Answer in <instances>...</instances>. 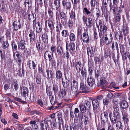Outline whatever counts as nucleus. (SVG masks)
<instances>
[{"mask_svg": "<svg viewBox=\"0 0 130 130\" xmlns=\"http://www.w3.org/2000/svg\"><path fill=\"white\" fill-rule=\"evenodd\" d=\"M128 31V27L127 26H123V31L124 35H125L127 33Z\"/></svg>", "mask_w": 130, "mask_h": 130, "instance_id": "de8ad7c7", "label": "nucleus"}, {"mask_svg": "<svg viewBox=\"0 0 130 130\" xmlns=\"http://www.w3.org/2000/svg\"><path fill=\"white\" fill-rule=\"evenodd\" d=\"M30 114L31 115H33L35 114L38 115L40 116H41L42 114L41 113L38 111L36 110H34L31 111L30 112Z\"/></svg>", "mask_w": 130, "mask_h": 130, "instance_id": "6e6d98bb", "label": "nucleus"}, {"mask_svg": "<svg viewBox=\"0 0 130 130\" xmlns=\"http://www.w3.org/2000/svg\"><path fill=\"white\" fill-rule=\"evenodd\" d=\"M113 113V116L111 115L112 113H111L109 114V116L111 122L115 123L116 122L117 119V117L116 115L114 113Z\"/></svg>", "mask_w": 130, "mask_h": 130, "instance_id": "a211bd4d", "label": "nucleus"}, {"mask_svg": "<svg viewBox=\"0 0 130 130\" xmlns=\"http://www.w3.org/2000/svg\"><path fill=\"white\" fill-rule=\"evenodd\" d=\"M69 34L68 31L66 30H63L61 32V35L63 37H67L69 35Z\"/></svg>", "mask_w": 130, "mask_h": 130, "instance_id": "c03bdc74", "label": "nucleus"}, {"mask_svg": "<svg viewBox=\"0 0 130 130\" xmlns=\"http://www.w3.org/2000/svg\"><path fill=\"white\" fill-rule=\"evenodd\" d=\"M90 3L91 7L93 8H94L97 4V2L96 0H91Z\"/></svg>", "mask_w": 130, "mask_h": 130, "instance_id": "ea45409f", "label": "nucleus"}, {"mask_svg": "<svg viewBox=\"0 0 130 130\" xmlns=\"http://www.w3.org/2000/svg\"><path fill=\"white\" fill-rule=\"evenodd\" d=\"M9 46V44L8 42H4L2 45L3 47L4 48H6Z\"/></svg>", "mask_w": 130, "mask_h": 130, "instance_id": "864d4df0", "label": "nucleus"}, {"mask_svg": "<svg viewBox=\"0 0 130 130\" xmlns=\"http://www.w3.org/2000/svg\"><path fill=\"white\" fill-rule=\"evenodd\" d=\"M51 19H49L47 21V20H45V26L47 27V24L48 23V26L50 29H52L54 26V24L53 21L51 20Z\"/></svg>", "mask_w": 130, "mask_h": 130, "instance_id": "ddd939ff", "label": "nucleus"}, {"mask_svg": "<svg viewBox=\"0 0 130 130\" xmlns=\"http://www.w3.org/2000/svg\"><path fill=\"white\" fill-rule=\"evenodd\" d=\"M42 40L43 42L45 43L48 42V37L46 33H44L42 35Z\"/></svg>", "mask_w": 130, "mask_h": 130, "instance_id": "72a5a7b5", "label": "nucleus"}, {"mask_svg": "<svg viewBox=\"0 0 130 130\" xmlns=\"http://www.w3.org/2000/svg\"><path fill=\"white\" fill-rule=\"evenodd\" d=\"M53 90L55 93H57L58 90V87L57 85H54L53 86Z\"/></svg>", "mask_w": 130, "mask_h": 130, "instance_id": "bf43d9fd", "label": "nucleus"}, {"mask_svg": "<svg viewBox=\"0 0 130 130\" xmlns=\"http://www.w3.org/2000/svg\"><path fill=\"white\" fill-rule=\"evenodd\" d=\"M116 127L118 129H121L123 128L122 123L120 121H118L116 122Z\"/></svg>", "mask_w": 130, "mask_h": 130, "instance_id": "c756f323", "label": "nucleus"}, {"mask_svg": "<svg viewBox=\"0 0 130 130\" xmlns=\"http://www.w3.org/2000/svg\"><path fill=\"white\" fill-rule=\"evenodd\" d=\"M83 12L87 15H88L90 14V17L91 18H92L94 17L93 12H91L86 7L84 8V9L83 10Z\"/></svg>", "mask_w": 130, "mask_h": 130, "instance_id": "f8f14e48", "label": "nucleus"}, {"mask_svg": "<svg viewBox=\"0 0 130 130\" xmlns=\"http://www.w3.org/2000/svg\"><path fill=\"white\" fill-rule=\"evenodd\" d=\"M120 105L121 108H128V103L125 100L122 101Z\"/></svg>", "mask_w": 130, "mask_h": 130, "instance_id": "aec40b11", "label": "nucleus"}, {"mask_svg": "<svg viewBox=\"0 0 130 130\" xmlns=\"http://www.w3.org/2000/svg\"><path fill=\"white\" fill-rule=\"evenodd\" d=\"M122 119L125 124H127L129 121L128 114L123 115Z\"/></svg>", "mask_w": 130, "mask_h": 130, "instance_id": "f704fd0d", "label": "nucleus"}, {"mask_svg": "<svg viewBox=\"0 0 130 130\" xmlns=\"http://www.w3.org/2000/svg\"><path fill=\"white\" fill-rule=\"evenodd\" d=\"M14 126L15 127L18 129H20L22 127V125L19 124L18 123L17 124L14 123Z\"/></svg>", "mask_w": 130, "mask_h": 130, "instance_id": "0e129e2a", "label": "nucleus"}, {"mask_svg": "<svg viewBox=\"0 0 130 130\" xmlns=\"http://www.w3.org/2000/svg\"><path fill=\"white\" fill-rule=\"evenodd\" d=\"M93 106L94 108H97L99 106V103L97 100L94 99L92 101Z\"/></svg>", "mask_w": 130, "mask_h": 130, "instance_id": "473e14b6", "label": "nucleus"}, {"mask_svg": "<svg viewBox=\"0 0 130 130\" xmlns=\"http://www.w3.org/2000/svg\"><path fill=\"white\" fill-rule=\"evenodd\" d=\"M104 41L106 45H108L111 43L112 40L111 39H109L107 36V34H105L104 37Z\"/></svg>", "mask_w": 130, "mask_h": 130, "instance_id": "cd10ccee", "label": "nucleus"}, {"mask_svg": "<svg viewBox=\"0 0 130 130\" xmlns=\"http://www.w3.org/2000/svg\"><path fill=\"white\" fill-rule=\"evenodd\" d=\"M48 14L46 12H45V15L46 18H47L49 19H52L53 17V11L50 9H49L48 11Z\"/></svg>", "mask_w": 130, "mask_h": 130, "instance_id": "4468645a", "label": "nucleus"}, {"mask_svg": "<svg viewBox=\"0 0 130 130\" xmlns=\"http://www.w3.org/2000/svg\"><path fill=\"white\" fill-rule=\"evenodd\" d=\"M56 46L54 45H52L51 46L50 48L52 52L51 53H53V52H55L56 51Z\"/></svg>", "mask_w": 130, "mask_h": 130, "instance_id": "69168bd1", "label": "nucleus"}, {"mask_svg": "<svg viewBox=\"0 0 130 130\" xmlns=\"http://www.w3.org/2000/svg\"><path fill=\"white\" fill-rule=\"evenodd\" d=\"M30 126L31 127V128H37L38 126L36 124V122L35 120H31L29 122Z\"/></svg>", "mask_w": 130, "mask_h": 130, "instance_id": "393cba45", "label": "nucleus"}, {"mask_svg": "<svg viewBox=\"0 0 130 130\" xmlns=\"http://www.w3.org/2000/svg\"><path fill=\"white\" fill-rule=\"evenodd\" d=\"M75 20L73 19H69L68 21V24L69 26H72L73 25L74 22L75 21Z\"/></svg>", "mask_w": 130, "mask_h": 130, "instance_id": "5fc2aeb1", "label": "nucleus"}, {"mask_svg": "<svg viewBox=\"0 0 130 130\" xmlns=\"http://www.w3.org/2000/svg\"><path fill=\"white\" fill-rule=\"evenodd\" d=\"M89 37L87 32H84L83 35L81 36V40L84 42H88L89 40Z\"/></svg>", "mask_w": 130, "mask_h": 130, "instance_id": "6e6552de", "label": "nucleus"}, {"mask_svg": "<svg viewBox=\"0 0 130 130\" xmlns=\"http://www.w3.org/2000/svg\"><path fill=\"white\" fill-rule=\"evenodd\" d=\"M120 14H117L115 17V22L117 23L118 22L120 21Z\"/></svg>", "mask_w": 130, "mask_h": 130, "instance_id": "774afa93", "label": "nucleus"}, {"mask_svg": "<svg viewBox=\"0 0 130 130\" xmlns=\"http://www.w3.org/2000/svg\"><path fill=\"white\" fill-rule=\"evenodd\" d=\"M110 51L109 50H106L105 51L104 56L105 58L108 57L110 54Z\"/></svg>", "mask_w": 130, "mask_h": 130, "instance_id": "13d9d810", "label": "nucleus"}, {"mask_svg": "<svg viewBox=\"0 0 130 130\" xmlns=\"http://www.w3.org/2000/svg\"><path fill=\"white\" fill-rule=\"evenodd\" d=\"M37 23L36 22H34L33 23V28L35 30L36 32H41L42 29V25L41 24H40V22H38Z\"/></svg>", "mask_w": 130, "mask_h": 130, "instance_id": "f03ea898", "label": "nucleus"}, {"mask_svg": "<svg viewBox=\"0 0 130 130\" xmlns=\"http://www.w3.org/2000/svg\"><path fill=\"white\" fill-rule=\"evenodd\" d=\"M72 90L74 92H77L78 90V84L77 81L73 80L71 85Z\"/></svg>", "mask_w": 130, "mask_h": 130, "instance_id": "39448f33", "label": "nucleus"}, {"mask_svg": "<svg viewBox=\"0 0 130 130\" xmlns=\"http://www.w3.org/2000/svg\"><path fill=\"white\" fill-rule=\"evenodd\" d=\"M29 36L30 37V42L32 43L35 40V34L33 32L31 31L30 32Z\"/></svg>", "mask_w": 130, "mask_h": 130, "instance_id": "4be33fe9", "label": "nucleus"}, {"mask_svg": "<svg viewBox=\"0 0 130 130\" xmlns=\"http://www.w3.org/2000/svg\"><path fill=\"white\" fill-rule=\"evenodd\" d=\"M18 48L19 50H24L25 48V43L23 40H21L19 42H18Z\"/></svg>", "mask_w": 130, "mask_h": 130, "instance_id": "9d476101", "label": "nucleus"}, {"mask_svg": "<svg viewBox=\"0 0 130 130\" xmlns=\"http://www.w3.org/2000/svg\"><path fill=\"white\" fill-rule=\"evenodd\" d=\"M103 3L105 7H106L107 5L109 4L110 7V10H111L113 8V6L111 5V0H103Z\"/></svg>", "mask_w": 130, "mask_h": 130, "instance_id": "f3484780", "label": "nucleus"}, {"mask_svg": "<svg viewBox=\"0 0 130 130\" xmlns=\"http://www.w3.org/2000/svg\"><path fill=\"white\" fill-rule=\"evenodd\" d=\"M106 34L105 33H103V32H102L101 30L100 31V32L99 33V36L100 38V41H101L102 39V38L103 39L104 37H105V35Z\"/></svg>", "mask_w": 130, "mask_h": 130, "instance_id": "8fccbe9b", "label": "nucleus"}, {"mask_svg": "<svg viewBox=\"0 0 130 130\" xmlns=\"http://www.w3.org/2000/svg\"><path fill=\"white\" fill-rule=\"evenodd\" d=\"M92 18L90 17H89L87 20L85 22V23L86 26L87 27H91L92 25Z\"/></svg>", "mask_w": 130, "mask_h": 130, "instance_id": "6ab92c4d", "label": "nucleus"}, {"mask_svg": "<svg viewBox=\"0 0 130 130\" xmlns=\"http://www.w3.org/2000/svg\"><path fill=\"white\" fill-rule=\"evenodd\" d=\"M108 116V114L107 113H104V115H101V119L103 122L105 123L107 121Z\"/></svg>", "mask_w": 130, "mask_h": 130, "instance_id": "412c9836", "label": "nucleus"}, {"mask_svg": "<svg viewBox=\"0 0 130 130\" xmlns=\"http://www.w3.org/2000/svg\"><path fill=\"white\" fill-rule=\"evenodd\" d=\"M48 79L51 78L52 76V72L50 70H47L46 71Z\"/></svg>", "mask_w": 130, "mask_h": 130, "instance_id": "79ce46f5", "label": "nucleus"}, {"mask_svg": "<svg viewBox=\"0 0 130 130\" xmlns=\"http://www.w3.org/2000/svg\"><path fill=\"white\" fill-rule=\"evenodd\" d=\"M62 5L63 6H65L67 9L70 10L71 7V3L70 2H67L65 0L62 1Z\"/></svg>", "mask_w": 130, "mask_h": 130, "instance_id": "2eb2a0df", "label": "nucleus"}, {"mask_svg": "<svg viewBox=\"0 0 130 130\" xmlns=\"http://www.w3.org/2000/svg\"><path fill=\"white\" fill-rule=\"evenodd\" d=\"M66 47L67 51L69 49L70 52L74 51L75 48V45L74 43L73 42H69V41H66Z\"/></svg>", "mask_w": 130, "mask_h": 130, "instance_id": "f257e3e1", "label": "nucleus"}, {"mask_svg": "<svg viewBox=\"0 0 130 130\" xmlns=\"http://www.w3.org/2000/svg\"><path fill=\"white\" fill-rule=\"evenodd\" d=\"M55 76L57 79H60L62 77V73L60 70L56 71V72Z\"/></svg>", "mask_w": 130, "mask_h": 130, "instance_id": "a878e982", "label": "nucleus"}, {"mask_svg": "<svg viewBox=\"0 0 130 130\" xmlns=\"http://www.w3.org/2000/svg\"><path fill=\"white\" fill-rule=\"evenodd\" d=\"M65 79L62 78V81L63 86L64 88L67 87L69 86V79H67L66 76H65Z\"/></svg>", "mask_w": 130, "mask_h": 130, "instance_id": "dca6fc26", "label": "nucleus"}, {"mask_svg": "<svg viewBox=\"0 0 130 130\" xmlns=\"http://www.w3.org/2000/svg\"><path fill=\"white\" fill-rule=\"evenodd\" d=\"M69 37L70 40L71 42L74 41L75 40L76 36L75 34L73 33H70Z\"/></svg>", "mask_w": 130, "mask_h": 130, "instance_id": "c85d7f7f", "label": "nucleus"}, {"mask_svg": "<svg viewBox=\"0 0 130 130\" xmlns=\"http://www.w3.org/2000/svg\"><path fill=\"white\" fill-rule=\"evenodd\" d=\"M11 87H12L13 88L14 87V89L16 91H17L19 89V85L18 84L17 82V81H14L13 83L12 84Z\"/></svg>", "mask_w": 130, "mask_h": 130, "instance_id": "2f4dec72", "label": "nucleus"}, {"mask_svg": "<svg viewBox=\"0 0 130 130\" xmlns=\"http://www.w3.org/2000/svg\"><path fill=\"white\" fill-rule=\"evenodd\" d=\"M48 55V57L49 58V60L51 61L52 59L53 56V53L51 52H49L48 51H46L44 55V57L45 58L46 55Z\"/></svg>", "mask_w": 130, "mask_h": 130, "instance_id": "b1692460", "label": "nucleus"}, {"mask_svg": "<svg viewBox=\"0 0 130 130\" xmlns=\"http://www.w3.org/2000/svg\"><path fill=\"white\" fill-rule=\"evenodd\" d=\"M67 93L65 89H62L60 91L59 95L61 97L63 98L66 96Z\"/></svg>", "mask_w": 130, "mask_h": 130, "instance_id": "bb28decb", "label": "nucleus"}, {"mask_svg": "<svg viewBox=\"0 0 130 130\" xmlns=\"http://www.w3.org/2000/svg\"><path fill=\"white\" fill-rule=\"evenodd\" d=\"M66 15L65 13L64 12H62L60 13V17L62 19H65L66 18Z\"/></svg>", "mask_w": 130, "mask_h": 130, "instance_id": "4d7b16f0", "label": "nucleus"}, {"mask_svg": "<svg viewBox=\"0 0 130 130\" xmlns=\"http://www.w3.org/2000/svg\"><path fill=\"white\" fill-rule=\"evenodd\" d=\"M61 0H54V4L56 8V15H58L60 12V1Z\"/></svg>", "mask_w": 130, "mask_h": 130, "instance_id": "7ed1b4c3", "label": "nucleus"}, {"mask_svg": "<svg viewBox=\"0 0 130 130\" xmlns=\"http://www.w3.org/2000/svg\"><path fill=\"white\" fill-rule=\"evenodd\" d=\"M75 66L77 72H80L82 69L83 68V65L81 64V62L79 61L75 62Z\"/></svg>", "mask_w": 130, "mask_h": 130, "instance_id": "1a4fd4ad", "label": "nucleus"}, {"mask_svg": "<svg viewBox=\"0 0 130 130\" xmlns=\"http://www.w3.org/2000/svg\"><path fill=\"white\" fill-rule=\"evenodd\" d=\"M59 54L61 55L63 53V49L62 47H60L59 49V50H58L57 51Z\"/></svg>", "mask_w": 130, "mask_h": 130, "instance_id": "e2e57ef3", "label": "nucleus"}, {"mask_svg": "<svg viewBox=\"0 0 130 130\" xmlns=\"http://www.w3.org/2000/svg\"><path fill=\"white\" fill-rule=\"evenodd\" d=\"M61 26L60 25H57L56 27L57 35L60 34V30L61 29Z\"/></svg>", "mask_w": 130, "mask_h": 130, "instance_id": "603ef678", "label": "nucleus"}, {"mask_svg": "<svg viewBox=\"0 0 130 130\" xmlns=\"http://www.w3.org/2000/svg\"><path fill=\"white\" fill-rule=\"evenodd\" d=\"M24 5L26 7H30L31 5V0H25Z\"/></svg>", "mask_w": 130, "mask_h": 130, "instance_id": "e433bc0d", "label": "nucleus"}, {"mask_svg": "<svg viewBox=\"0 0 130 130\" xmlns=\"http://www.w3.org/2000/svg\"><path fill=\"white\" fill-rule=\"evenodd\" d=\"M88 90L87 87L84 84L83 81H81L79 89V92L85 93Z\"/></svg>", "mask_w": 130, "mask_h": 130, "instance_id": "423d86ee", "label": "nucleus"}, {"mask_svg": "<svg viewBox=\"0 0 130 130\" xmlns=\"http://www.w3.org/2000/svg\"><path fill=\"white\" fill-rule=\"evenodd\" d=\"M80 111L82 113H84L86 112V108L85 105L84 106L82 104L80 105Z\"/></svg>", "mask_w": 130, "mask_h": 130, "instance_id": "a19ab883", "label": "nucleus"}, {"mask_svg": "<svg viewBox=\"0 0 130 130\" xmlns=\"http://www.w3.org/2000/svg\"><path fill=\"white\" fill-rule=\"evenodd\" d=\"M95 50V49L92 46L91 47H88L87 48V53L88 56H92L94 53Z\"/></svg>", "mask_w": 130, "mask_h": 130, "instance_id": "9b49d317", "label": "nucleus"}, {"mask_svg": "<svg viewBox=\"0 0 130 130\" xmlns=\"http://www.w3.org/2000/svg\"><path fill=\"white\" fill-rule=\"evenodd\" d=\"M86 104L85 106L86 108V109L87 110H89L90 109V107H91V103L90 102L87 101H85Z\"/></svg>", "mask_w": 130, "mask_h": 130, "instance_id": "58836bf2", "label": "nucleus"}, {"mask_svg": "<svg viewBox=\"0 0 130 130\" xmlns=\"http://www.w3.org/2000/svg\"><path fill=\"white\" fill-rule=\"evenodd\" d=\"M28 18L29 20L30 21H33V23L34 22H35V20L36 19V18H34V14L33 13L30 14L28 16Z\"/></svg>", "mask_w": 130, "mask_h": 130, "instance_id": "4c0bfd02", "label": "nucleus"}, {"mask_svg": "<svg viewBox=\"0 0 130 130\" xmlns=\"http://www.w3.org/2000/svg\"><path fill=\"white\" fill-rule=\"evenodd\" d=\"M81 74L82 77L83 78L86 77L87 75L86 70L85 69L83 68L81 69Z\"/></svg>", "mask_w": 130, "mask_h": 130, "instance_id": "c9c22d12", "label": "nucleus"}, {"mask_svg": "<svg viewBox=\"0 0 130 130\" xmlns=\"http://www.w3.org/2000/svg\"><path fill=\"white\" fill-rule=\"evenodd\" d=\"M106 79L104 77H101L100 81V84L101 85H103L106 83Z\"/></svg>", "mask_w": 130, "mask_h": 130, "instance_id": "a18cd8bd", "label": "nucleus"}, {"mask_svg": "<svg viewBox=\"0 0 130 130\" xmlns=\"http://www.w3.org/2000/svg\"><path fill=\"white\" fill-rule=\"evenodd\" d=\"M113 109L117 115H118L119 114V107L118 105L115 104L113 106Z\"/></svg>", "mask_w": 130, "mask_h": 130, "instance_id": "7c9ffc66", "label": "nucleus"}, {"mask_svg": "<svg viewBox=\"0 0 130 130\" xmlns=\"http://www.w3.org/2000/svg\"><path fill=\"white\" fill-rule=\"evenodd\" d=\"M12 46L13 49V51L14 53V51H15L17 50V45L15 42H13L12 44Z\"/></svg>", "mask_w": 130, "mask_h": 130, "instance_id": "09e8293b", "label": "nucleus"}, {"mask_svg": "<svg viewBox=\"0 0 130 130\" xmlns=\"http://www.w3.org/2000/svg\"><path fill=\"white\" fill-rule=\"evenodd\" d=\"M88 83L90 86L92 87L95 84L94 79L92 77H90L88 79Z\"/></svg>", "mask_w": 130, "mask_h": 130, "instance_id": "5701e85b", "label": "nucleus"}, {"mask_svg": "<svg viewBox=\"0 0 130 130\" xmlns=\"http://www.w3.org/2000/svg\"><path fill=\"white\" fill-rule=\"evenodd\" d=\"M46 123L45 120L43 121L40 123V125L41 127L42 130H45L44 128V124Z\"/></svg>", "mask_w": 130, "mask_h": 130, "instance_id": "052dcab7", "label": "nucleus"}, {"mask_svg": "<svg viewBox=\"0 0 130 130\" xmlns=\"http://www.w3.org/2000/svg\"><path fill=\"white\" fill-rule=\"evenodd\" d=\"M69 14L70 19L75 20V14L74 11H72Z\"/></svg>", "mask_w": 130, "mask_h": 130, "instance_id": "37998d69", "label": "nucleus"}, {"mask_svg": "<svg viewBox=\"0 0 130 130\" xmlns=\"http://www.w3.org/2000/svg\"><path fill=\"white\" fill-rule=\"evenodd\" d=\"M20 91L21 94L24 97H26L29 92L28 88L24 86L22 87L21 88Z\"/></svg>", "mask_w": 130, "mask_h": 130, "instance_id": "0eeeda50", "label": "nucleus"}, {"mask_svg": "<svg viewBox=\"0 0 130 130\" xmlns=\"http://www.w3.org/2000/svg\"><path fill=\"white\" fill-rule=\"evenodd\" d=\"M109 102V99L105 98L103 100V103L104 105H107Z\"/></svg>", "mask_w": 130, "mask_h": 130, "instance_id": "680f3d73", "label": "nucleus"}, {"mask_svg": "<svg viewBox=\"0 0 130 130\" xmlns=\"http://www.w3.org/2000/svg\"><path fill=\"white\" fill-rule=\"evenodd\" d=\"M36 80L37 84H40L41 83V80L40 78L38 76H37L35 77Z\"/></svg>", "mask_w": 130, "mask_h": 130, "instance_id": "338daca9", "label": "nucleus"}, {"mask_svg": "<svg viewBox=\"0 0 130 130\" xmlns=\"http://www.w3.org/2000/svg\"><path fill=\"white\" fill-rule=\"evenodd\" d=\"M122 115L128 114L127 113V108H121Z\"/></svg>", "mask_w": 130, "mask_h": 130, "instance_id": "49530a36", "label": "nucleus"}, {"mask_svg": "<svg viewBox=\"0 0 130 130\" xmlns=\"http://www.w3.org/2000/svg\"><path fill=\"white\" fill-rule=\"evenodd\" d=\"M12 28L16 31L18 30L21 28V22L19 20L15 21L12 24Z\"/></svg>", "mask_w": 130, "mask_h": 130, "instance_id": "20e7f679", "label": "nucleus"}, {"mask_svg": "<svg viewBox=\"0 0 130 130\" xmlns=\"http://www.w3.org/2000/svg\"><path fill=\"white\" fill-rule=\"evenodd\" d=\"M102 11L105 17L107 18L108 17V11L106 8H104L102 10Z\"/></svg>", "mask_w": 130, "mask_h": 130, "instance_id": "3c124183", "label": "nucleus"}]
</instances>
